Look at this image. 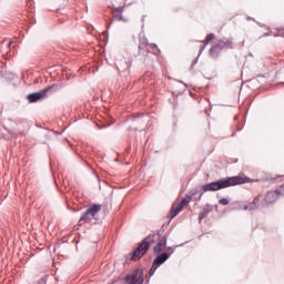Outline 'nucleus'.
Instances as JSON below:
<instances>
[{
  "instance_id": "16",
  "label": "nucleus",
  "mask_w": 284,
  "mask_h": 284,
  "mask_svg": "<svg viewBox=\"0 0 284 284\" xmlns=\"http://www.w3.org/2000/svg\"><path fill=\"white\" fill-rule=\"evenodd\" d=\"M10 45H12V41H9V42L7 43V47H8V48H10Z\"/></svg>"
},
{
  "instance_id": "3",
  "label": "nucleus",
  "mask_w": 284,
  "mask_h": 284,
  "mask_svg": "<svg viewBox=\"0 0 284 284\" xmlns=\"http://www.w3.org/2000/svg\"><path fill=\"white\" fill-rule=\"evenodd\" d=\"M232 48H234V40H217L210 49V54H212V57H216L219 55V52H221V50H232Z\"/></svg>"
},
{
  "instance_id": "11",
  "label": "nucleus",
  "mask_w": 284,
  "mask_h": 284,
  "mask_svg": "<svg viewBox=\"0 0 284 284\" xmlns=\"http://www.w3.org/2000/svg\"><path fill=\"white\" fill-rule=\"evenodd\" d=\"M261 201V195H257L252 203H250L248 205L244 206V210H256L258 203Z\"/></svg>"
},
{
  "instance_id": "13",
  "label": "nucleus",
  "mask_w": 284,
  "mask_h": 284,
  "mask_svg": "<svg viewBox=\"0 0 284 284\" xmlns=\"http://www.w3.org/2000/svg\"><path fill=\"white\" fill-rule=\"evenodd\" d=\"M148 48L152 50L153 54H159L161 52V50H159V47L154 43H149Z\"/></svg>"
},
{
  "instance_id": "15",
  "label": "nucleus",
  "mask_w": 284,
  "mask_h": 284,
  "mask_svg": "<svg viewBox=\"0 0 284 284\" xmlns=\"http://www.w3.org/2000/svg\"><path fill=\"white\" fill-rule=\"evenodd\" d=\"M102 43H103V45H105L106 43H108V32L106 31H104L103 33H102Z\"/></svg>"
},
{
  "instance_id": "6",
  "label": "nucleus",
  "mask_w": 284,
  "mask_h": 284,
  "mask_svg": "<svg viewBox=\"0 0 284 284\" xmlns=\"http://www.w3.org/2000/svg\"><path fill=\"white\" fill-rule=\"evenodd\" d=\"M192 202V196L184 197L180 203H175L172 205L170 210V219H174L182 210L185 207V205L190 204Z\"/></svg>"
},
{
  "instance_id": "14",
  "label": "nucleus",
  "mask_w": 284,
  "mask_h": 284,
  "mask_svg": "<svg viewBox=\"0 0 284 284\" xmlns=\"http://www.w3.org/2000/svg\"><path fill=\"white\" fill-rule=\"evenodd\" d=\"M220 205H230V200L229 199H221L219 200Z\"/></svg>"
},
{
  "instance_id": "5",
  "label": "nucleus",
  "mask_w": 284,
  "mask_h": 284,
  "mask_svg": "<svg viewBox=\"0 0 284 284\" xmlns=\"http://www.w3.org/2000/svg\"><path fill=\"white\" fill-rule=\"evenodd\" d=\"M53 88H57V85L53 84V85L48 87L41 91L28 94L27 99H28L29 103H37V101L48 99V92H50V90H53Z\"/></svg>"
},
{
  "instance_id": "12",
  "label": "nucleus",
  "mask_w": 284,
  "mask_h": 284,
  "mask_svg": "<svg viewBox=\"0 0 284 284\" xmlns=\"http://www.w3.org/2000/svg\"><path fill=\"white\" fill-rule=\"evenodd\" d=\"M214 39H216V36L214 33L207 34L205 40L203 41L204 45L202 47V50H204L205 45H209L211 41H214Z\"/></svg>"
},
{
  "instance_id": "1",
  "label": "nucleus",
  "mask_w": 284,
  "mask_h": 284,
  "mask_svg": "<svg viewBox=\"0 0 284 284\" xmlns=\"http://www.w3.org/2000/svg\"><path fill=\"white\" fill-rule=\"evenodd\" d=\"M168 237L161 235L160 233H153L146 236L142 242L138 245V247L132 252L131 261H140L148 254L150 247L153 250V254H160L153 261L152 267L150 268L149 276H154V273L172 254H174V248L168 247ZM165 250V252H164ZM163 252V253H161Z\"/></svg>"
},
{
  "instance_id": "8",
  "label": "nucleus",
  "mask_w": 284,
  "mask_h": 284,
  "mask_svg": "<svg viewBox=\"0 0 284 284\" xmlns=\"http://www.w3.org/2000/svg\"><path fill=\"white\" fill-rule=\"evenodd\" d=\"M87 211L94 219L101 212V204H92Z\"/></svg>"
},
{
  "instance_id": "7",
  "label": "nucleus",
  "mask_w": 284,
  "mask_h": 284,
  "mask_svg": "<svg viewBox=\"0 0 284 284\" xmlns=\"http://www.w3.org/2000/svg\"><path fill=\"white\" fill-rule=\"evenodd\" d=\"M143 281L142 270H135L125 277V284H143Z\"/></svg>"
},
{
  "instance_id": "9",
  "label": "nucleus",
  "mask_w": 284,
  "mask_h": 284,
  "mask_svg": "<svg viewBox=\"0 0 284 284\" xmlns=\"http://www.w3.org/2000/svg\"><path fill=\"white\" fill-rule=\"evenodd\" d=\"M94 219L89 211H85L79 220V225H83V223H90Z\"/></svg>"
},
{
  "instance_id": "17",
  "label": "nucleus",
  "mask_w": 284,
  "mask_h": 284,
  "mask_svg": "<svg viewBox=\"0 0 284 284\" xmlns=\"http://www.w3.org/2000/svg\"><path fill=\"white\" fill-rule=\"evenodd\" d=\"M37 284H45V282H43V280H40Z\"/></svg>"
},
{
  "instance_id": "10",
  "label": "nucleus",
  "mask_w": 284,
  "mask_h": 284,
  "mask_svg": "<svg viewBox=\"0 0 284 284\" xmlns=\"http://www.w3.org/2000/svg\"><path fill=\"white\" fill-rule=\"evenodd\" d=\"M112 17L118 19V21H125V19H123V8L112 9Z\"/></svg>"
},
{
  "instance_id": "2",
  "label": "nucleus",
  "mask_w": 284,
  "mask_h": 284,
  "mask_svg": "<svg viewBox=\"0 0 284 284\" xmlns=\"http://www.w3.org/2000/svg\"><path fill=\"white\" fill-rule=\"evenodd\" d=\"M244 183H252V180L247 176H232L211 182L202 186L203 192H219V190H225V187H233L234 185H243Z\"/></svg>"
},
{
  "instance_id": "4",
  "label": "nucleus",
  "mask_w": 284,
  "mask_h": 284,
  "mask_svg": "<svg viewBox=\"0 0 284 284\" xmlns=\"http://www.w3.org/2000/svg\"><path fill=\"white\" fill-rule=\"evenodd\" d=\"M280 196H284V184L281 185L276 191H270L265 194L264 200L262 201V206L272 205V203H276Z\"/></svg>"
}]
</instances>
